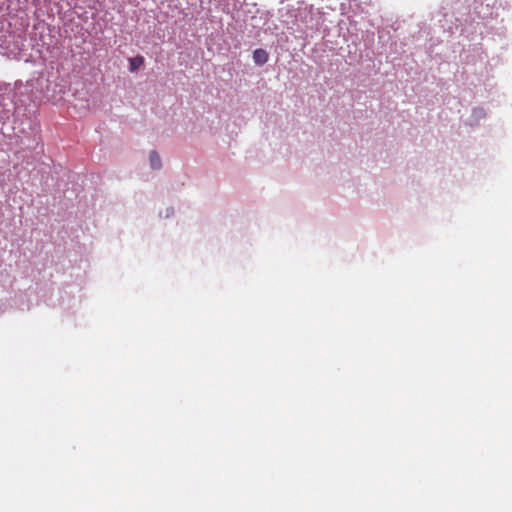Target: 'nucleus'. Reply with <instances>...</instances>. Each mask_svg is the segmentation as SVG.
Wrapping results in <instances>:
<instances>
[{
    "label": "nucleus",
    "instance_id": "nucleus-1",
    "mask_svg": "<svg viewBox=\"0 0 512 512\" xmlns=\"http://www.w3.org/2000/svg\"><path fill=\"white\" fill-rule=\"evenodd\" d=\"M268 53L264 49H256L253 52V60L258 65H263L268 61Z\"/></svg>",
    "mask_w": 512,
    "mask_h": 512
},
{
    "label": "nucleus",
    "instance_id": "nucleus-2",
    "mask_svg": "<svg viewBox=\"0 0 512 512\" xmlns=\"http://www.w3.org/2000/svg\"><path fill=\"white\" fill-rule=\"evenodd\" d=\"M144 63V58L142 56H136V57H133V58H130L129 59V64H130V71L131 72H134L135 70H137L140 66H142Z\"/></svg>",
    "mask_w": 512,
    "mask_h": 512
},
{
    "label": "nucleus",
    "instance_id": "nucleus-3",
    "mask_svg": "<svg viewBox=\"0 0 512 512\" xmlns=\"http://www.w3.org/2000/svg\"><path fill=\"white\" fill-rule=\"evenodd\" d=\"M149 160L153 169H159L161 167V159L156 151L150 153Z\"/></svg>",
    "mask_w": 512,
    "mask_h": 512
}]
</instances>
